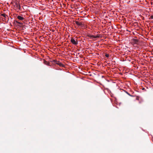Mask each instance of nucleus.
Here are the masks:
<instances>
[{"mask_svg":"<svg viewBox=\"0 0 153 153\" xmlns=\"http://www.w3.org/2000/svg\"><path fill=\"white\" fill-rule=\"evenodd\" d=\"M44 63L45 64L47 65H49V63H48V62H47V61H45V62H44Z\"/></svg>","mask_w":153,"mask_h":153,"instance_id":"8","label":"nucleus"},{"mask_svg":"<svg viewBox=\"0 0 153 153\" xmlns=\"http://www.w3.org/2000/svg\"><path fill=\"white\" fill-rule=\"evenodd\" d=\"M0 18L2 19L3 21H8V16L4 13L1 14L0 15Z\"/></svg>","mask_w":153,"mask_h":153,"instance_id":"2","label":"nucleus"},{"mask_svg":"<svg viewBox=\"0 0 153 153\" xmlns=\"http://www.w3.org/2000/svg\"><path fill=\"white\" fill-rule=\"evenodd\" d=\"M153 19V15L151 16L150 18V19Z\"/></svg>","mask_w":153,"mask_h":153,"instance_id":"11","label":"nucleus"},{"mask_svg":"<svg viewBox=\"0 0 153 153\" xmlns=\"http://www.w3.org/2000/svg\"><path fill=\"white\" fill-rule=\"evenodd\" d=\"M17 18L19 20H23L24 19V18L22 17L21 16H17Z\"/></svg>","mask_w":153,"mask_h":153,"instance_id":"7","label":"nucleus"},{"mask_svg":"<svg viewBox=\"0 0 153 153\" xmlns=\"http://www.w3.org/2000/svg\"><path fill=\"white\" fill-rule=\"evenodd\" d=\"M53 62L54 63L60 66L63 67L64 66V65L61 63L59 62H57V61H56L55 60H53Z\"/></svg>","mask_w":153,"mask_h":153,"instance_id":"5","label":"nucleus"},{"mask_svg":"<svg viewBox=\"0 0 153 153\" xmlns=\"http://www.w3.org/2000/svg\"><path fill=\"white\" fill-rule=\"evenodd\" d=\"M105 56L107 57H108L109 56V55L108 54H106L105 55Z\"/></svg>","mask_w":153,"mask_h":153,"instance_id":"10","label":"nucleus"},{"mask_svg":"<svg viewBox=\"0 0 153 153\" xmlns=\"http://www.w3.org/2000/svg\"><path fill=\"white\" fill-rule=\"evenodd\" d=\"M88 36L92 39L94 40L97 38H99L100 36V35H94L92 34H89L88 35Z\"/></svg>","mask_w":153,"mask_h":153,"instance_id":"3","label":"nucleus"},{"mask_svg":"<svg viewBox=\"0 0 153 153\" xmlns=\"http://www.w3.org/2000/svg\"><path fill=\"white\" fill-rule=\"evenodd\" d=\"M71 42L74 45H76L78 44V41L76 39H74L73 38H72L71 40Z\"/></svg>","mask_w":153,"mask_h":153,"instance_id":"4","label":"nucleus"},{"mask_svg":"<svg viewBox=\"0 0 153 153\" xmlns=\"http://www.w3.org/2000/svg\"><path fill=\"white\" fill-rule=\"evenodd\" d=\"M76 23L77 25H78V26H82V22H81L76 21Z\"/></svg>","mask_w":153,"mask_h":153,"instance_id":"6","label":"nucleus"},{"mask_svg":"<svg viewBox=\"0 0 153 153\" xmlns=\"http://www.w3.org/2000/svg\"><path fill=\"white\" fill-rule=\"evenodd\" d=\"M14 8L17 12H19L21 10V8L19 3L16 2L14 4Z\"/></svg>","mask_w":153,"mask_h":153,"instance_id":"1","label":"nucleus"},{"mask_svg":"<svg viewBox=\"0 0 153 153\" xmlns=\"http://www.w3.org/2000/svg\"><path fill=\"white\" fill-rule=\"evenodd\" d=\"M16 22L18 23V24H20L21 25H22L23 24V23L22 22H18L17 21H16Z\"/></svg>","mask_w":153,"mask_h":153,"instance_id":"9","label":"nucleus"}]
</instances>
